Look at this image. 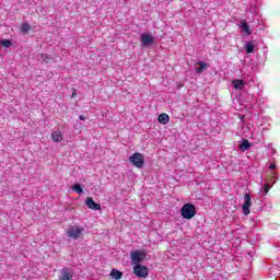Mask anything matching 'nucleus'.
<instances>
[{
    "label": "nucleus",
    "mask_w": 280,
    "mask_h": 280,
    "mask_svg": "<svg viewBox=\"0 0 280 280\" xmlns=\"http://www.w3.org/2000/svg\"><path fill=\"white\" fill-rule=\"evenodd\" d=\"M66 233L70 240H80L84 233V228L79 225H70Z\"/></svg>",
    "instance_id": "obj_1"
},
{
    "label": "nucleus",
    "mask_w": 280,
    "mask_h": 280,
    "mask_svg": "<svg viewBox=\"0 0 280 280\" xmlns=\"http://www.w3.org/2000/svg\"><path fill=\"white\" fill-rule=\"evenodd\" d=\"M196 215V206L191 203H185L182 208V217L185 220H191Z\"/></svg>",
    "instance_id": "obj_2"
},
{
    "label": "nucleus",
    "mask_w": 280,
    "mask_h": 280,
    "mask_svg": "<svg viewBox=\"0 0 280 280\" xmlns=\"http://www.w3.org/2000/svg\"><path fill=\"white\" fill-rule=\"evenodd\" d=\"M129 161L131 165H135V167L141 168L143 167L145 163V159L143 158V154L141 153H133L130 158Z\"/></svg>",
    "instance_id": "obj_3"
},
{
    "label": "nucleus",
    "mask_w": 280,
    "mask_h": 280,
    "mask_svg": "<svg viewBox=\"0 0 280 280\" xmlns=\"http://www.w3.org/2000/svg\"><path fill=\"white\" fill-rule=\"evenodd\" d=\"M130 257H131V264L133 266L141 265V261L145 259V252L143 250L131 252Z\"/></svg>",
    "instance_id": "obj_4"
},
{
    "label": "nucleus",
    "mask_w": 280,
    "mask_h": 280,
    "mask_svg": "<svg viewBox=\"0 0 280 280\" xmlns=\"http://www.w3.org/2000/svg\"><path fill=\"white\" fill-rule=\"evenodd\" d=\"M133 273L136 275V277H139V279H145L149 275L148 267L143 265H135Z\"/></svg>",
    "instance_id": "obj_5"
},
{
    "label": "nucleus",
    "mask_w": 280,
    "mask_h": 280,
    "mask_svg": "<svg viewBox=\"0 0 280 280\" xmlns=\"http://www.w3.org/2000/svg\"><path fill=\"white\" fill-rule=\"evenodd\" d=\"M140 42L142 43V47H150V45H154V36L150 33H143L140 35Z\"/></svg>",
    "instance_id": "obj_6"
},
{
    "label": "nucleus",
    "mask_w": 280,
    "mask_h": 280,
    "mask_svg": "<svg viewBox=\"0 0 280 280\" xmlns=\"http://www.w3.org/2000/svg\"><path fill=\"white\" fill-rule=\"evenodd\" d=\"M73 279V269L69 267H63L59 280H71Z\"/></svg>",
    "instance_id": "obj_7"
},
{
    "label": "nucleus",
    "mask_w": 280,
    "mask_h": 280,
    "mask_svg": "<svg viewBox=\"0 0 280 280\" xmlns=\"http://www.w3.org/2000/svg\"><path fill=\"white\" fill-rule=\"evenodd\" d=\"M250 195L249 194H245L244 195V203H243V213L244 215H249L250 214Z\"/></svg>",
    "instance_id": "obj_8"
},
{
    "label": "nucleus",
    "mask_w": 280,
    "mask_h": 280,
    "mask_svg": "<svg viewBox=\"0 0 280 280\" xmlns=\"http://www.w3.org/2000/svg\"><path fill=\"white\" fill-rule=\"evenodd\" d=\"M85 205L89 207V209H93L94 211H100L102 209V206L93 200V198L88 197L85 199Z\"/></svg>",
    "instance_id": "obj_9"
},
{
    "label": "nucleus",
    "mask_w": 280,
    "mask_h": 280,
    "mask_svg": "<svg viewBox=\"0 0 280 280\" xmlns=\"http://www.w3.org/2000/svg\"><path fill=\"white\" fill-rule=\"evenodd\" d=\"M232 85L234 86L235 91H242V89L246 86V83L244 80L235 79L232 81Z\"/></svg>",
    "instance_id": "obj_10"
},
{
    "label": "nucleus",
    "mask_w": 280,
    "mask_h": 280,
    "mask_svg": "<svg viewBox=\"0 0 280 280\" xmlns=\"http://www.w3.org/2000/svg\"><path fill=\"white\" fill-rule=\"evenodd\" d=\"M250 148H253V144H250V142L246 139H243V141L238 145L241 152H246L247 150H250Z\"/></svg>",
    "instance_id": "obj_11"
},
{
    "label": "nucleus",
    "mask_w": 280,
    "mask_h": 280,
    "mask_svg": "<svg viewBox=\"0 0 280 280\" xmlns=\"http://www.w3.org/2000/svg\"><path fill=\"white\" fill-rule=\"evenodd\" d=\"M158 121L160 124H163V126H165L166 124H170V115H167L165 113L160 114L158 117Z\"/></svg>",
    "instance_id": "obj_12"
},
{
    "label": "nucleus",
    "mask_w": 280,
    "mask_h": 280,
    "mask_svg": "<svg viewBox=\"0 0 280 280\" xmlns=\"http://www.w3.org/2000/svg\"><path fill=\"white\" fill-rule=\"evenodd\" d=\"M51 139L52 141H55L56 143H60V141H62V132L60 131H55L51 133Z\"/></svg>",
    "instance_id": "obj_13"
},
{
    "label": "nucleus",
    "mask_w": 280,
    "mask_h": 280,
    "mask_svg": "<svg viewBox=\"0 0 280 280\" xmlns=\"http://www.w3.org/2000/svg\"><path fill=\"white\" fill-rule=\"evenodd\" d=\"M240 27L241 30H243V32H245V34L250 36V26L248 25V23H246V21H242Z\"/></svg>",
    "instance_id": "obj_14"
},
{
    "label": "nucleus",
    "mask_w": 280,
    "mask_h": 280,
    "mask_svg": "<svg viewBox=\"0 0 280 280\" xmlns=\"http://www.w3.org/2000/svg\"><path fill=\"white\" fill-rule=\"evenodd\" d=\"M110 277L113 279L119 280V279H121V277H124V272H121L117 269H113L112 272H110Z\"/></svg>",
    "instance_id": "obj_15"
},
{
    "label": "nucleus",
    "mask_w": 280,
    "mask_h": 280,
    "mask_svg": "<svg viewBox=\"0 0 280 280\" xmlns=\"http://www.w3.org/2000/svg\"><path fill=\"white\" fill-rule=\"evenodd\" d=\"M246 54H253L255 51V44L253 42H247L245 45Z\"/></svg>",
    "instance_id": "obj_16"
},
{
    "label": "nucleus",
    "mask_w": 280,
    "mask_h": 280,
    "mask_svg": "<svg viewBox=\"0 0 280 280\" xmlns=\"http://www.w3.org/2000/svg\"><path fill=\"white\" fill-rule=\"evenodd\" d=\"M32 30V26L28 23H23L21 26V32L22 34H27Z\"/></svg>",
    "instance_id": "obj_17"
},
{
    "label": "nucleus",
    "mask_w": 280,
    "mask_h": 280,
    "mask_svg": "<svg viewBox=\"0 0 280 280\" xmlns=\"http://www.w3.org/2000/svg\"><path fill=\"white\" fill-rule=\"evenodd\" d=\"M198 65H199V68L196 69V73H202V71L207 69V63H205L203 61H199Z\"/></svg>",
    "instance_id": "obj_18"
},
{
    "label": "nucleus",
    "mask_w": 280,
    "mask_h": 280,
    "mask_svg": "<svg viewBox=\"0 0 280 280\" xmlns=\"http://www.w3.org/2000/svg\"><path fill=\"white\" fill-rule=\"evenodd\" d=\"M73 191L78 192L79 196L81 194H84V190L82 189V186H80V184H74L73 187H72Z\"/></svg>",
    "instance_id": "obj_19"
},
{
    "label": "nucleus",
    "mask_w": 280,
    "mask_h": 280,
    "mask_svg": "<svg viewBox=\"0 0 280 280\" xmlns=\"http://www.w3.org/2000/svg\"><path fill=\"white\" fill-rule=\"evenodd\" d=\"M0 45H2V47H12V42H10V39H3L0 40Z\"/></svg>",
    "instance_id": "obj_20"
},
{
    "label": "nucleus",
    "mask_w": 280,
    "mask_h": 280,
    "mask_svg": "<svg viewBox=\"0 0 280 280\" xmlns=\"http://www.w3.org/2000/svg\"><path fill=\"white\" fill-rule=\"evenodd\" d=\"M270 191V184H265L264 194L265 196Z\"/></svg>",
    "instance_id": "obj_21"
},
{
    "label": "nucleus",
    "mask_w": 280,
    "mask_h": 280,
    "mask_svg": "<svg viewBox=\"0 0 280 280\" xmlns=\"http://www.w3.org/2000/svg\"><path fill=\"white\" fill-rule=\"evenodd\" d=\"M39 58H40V60H43V62L46 60V58H49V55H47V54H40L39 55Z\"/></svg>",
    "instance_id": "obj_22"
},
{
    "label": "nucleus",
    "mask_w": 280,
    "mask_h": 280,
    "mask_svg": "<svg viewBox=\"0 0 280 280\" xmlns=\"http://www.w3.org/2000/svg\"><path fill=\"white\" fill-rule=\"evenodd\" d=\"M277 167V165L275 164V163H271L270 165H269V170H275Z\"/></svg>",
    "instance_id": "obj_23"
},
{
    "label": "nucleus",
    "mask_w": 280,
    "mask_h": 280,
    "mask_svg": "<svg viewBox=\"0 0 280 280\" xmlns=\"http://www.w3.org/2000/svg\"><path fill=\"white\" fill-rule=\"evenodd\" d=\"M79 119H81V121H84V119H86V116L80 115V116H79Z\"/></svg>",
    "instance_id": "obj_24"
},
{
    "label": "nucleus",
    "mask_w": 280,
    "mask_h": 280,
    "mask_svg": "<svg viewBox=\"0 0 280 280\" xmlns=\"http://www.w3.org/2000/svg\"><path fill=\"white\" fill-rule=\"evenodd\" d=\"M50 60H51V56H49V58H46L44 62L48 63Z\"/></svg>",
    "instance_id": "obj_25"
},
{
    "label": "nucleus",
    "mask_w": 280,
    "mask_h": 280,
    "mask_svg": "<svg viewBox=\"0 0 280 280\" xmlns=\"http://www.w3.org/2000/svg\"><path fill=\"white\" fill-rule=\"evenodd\" d=\"M75 95H77L75 92H73V93H72V97H75Z\"/></svg>",
    "instance_id": "obj_26"
}]
</instances>
